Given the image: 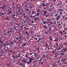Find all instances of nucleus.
Listing matches in <instances>:
<instances>
[{"instance_id": "nucleus-37", "label": "nucleus", "mask_w": 67, "mask_h": 67, "mask_svg": "<svg viewBox=\"0 0 67 67\" xmlns=\"http://www.w3.org/2000/svg\"><path fill=\"white\" fill-rule=\"evenodd\" d=\"M0 8H1V9H3V10H5V9H4V8H3V7H0Z\"/></svg>"}, {"instance_id": "nucleus-38", "label": "nucleus", "mask_w": 67, "mask_h": 67, "mask_svg": "<svg viewBox=\"0 0 67 67\" xmlns=\"http://www.w3.org/2000/svg\"><path fill=\"white\" fill-rule=\"evenodd\" d=\"M7 32H5L4 33V35H7Z\"/></svg>"}, {"instance_id": "nucleus-16", "label": "nucleus", "mask_w": 67, "mask_h": 67, "mask_svg": "<svg viewBox=\"0 0 67 67\" xmlns=\"http://www.w3.org/2000/svg\"><path fill=\"white\" fill-rule=\"evenodd\" d=\"M31 12L32 13V14H35L34 13V12H34V11H32Z\"/></svg>"}, {"instance_id": "nucleus-56", "label": "nucleus", "mask_w": 67, "mask_h": 67, "mask_svg": "<svg viewBox=\"0 0 67 67\" xmlns=\"http://www.w3.org/2000/svg\"><path fill=\"white\" fill-rule=\"evenodd\" d=\"M51 23V21H50L49 22L48 21L47 22V23Z\"/></svg>"}, {"instance_id": "nucleus-49", "label": "nucleus", "mask_w": 67, "mask_h": 67, "mask_svg": "<svg viewBox=\"0 0 67 67\" xmlns=\"http://www.w3.org/2000/svg\"><path fill=\"white\" fill-rule=\"evenodd\" d=\"M29 12H28V13H31V10H29Z\"/></svg>"}, {"instance_id": "nucleus-32", "label": "nucleus", "mask_w": 67, "mask_h": 67, "mask_svg": "<svg viewBox=\"0 0 67 67\" xmlns=\"http://www.w3.org/2000/svg\"><path fill=\"white\" fill-rule=\"evenodd\" d=\"M3 49L4 51H8L6 49H5V48H3Z\"/></svg>"}, {"instance_id": "nucleus-24", "label": "nucleus", "mask_w": 67, "mask_h": 67, "mask_svg": "<svg viewBox=\"0 0 67 67\" xmlns=\"http://www.w3.org/2000/svg\"><path fill=\"white\" fill-rule=\"evenodd\" d=\"M30 63H31V62H30L29 61L28 62H27V64L29 65V64H30Z\"/></svg>"}, {"instance_id": "nucleus-4", "label": "nucleus", "mask_w": 67, "mask_h": 67, "mask_svg": "<svg viewBox=\"0 0 67 67\" xmlns=\"http://www.w3.org/2000/svg\"><path fill=\"white\" fill-rule=\"evenodd\" d=\"M34 21H37V20H39V18L38 17H36V18H35V17H34Z\"/></svg>"}, {"instance_id": "nucleus-43", "label": "nucleus", "mask_w": 67, "mask_h": 67, "mask_svg": "<svg viewBox=\"0 0 67 67\" xmlns=\"http://www.w3.org/2000/svg\"><path fill=\"white\" fill-rule=\"evenodd\" d=\"M25 33L26 34H28V32L27 31H25Z\"/></svg>"}, {"instance_id": "nucleus-27", "label": "nucleus", "mask_w": 67, "mask_h": 67, "mask_svg": "<svg viewBox=\"0 0 67 67\" xmlns=\"http://www.w3.org/2000/svg\"><path fill=\"white\" fill-rule=\"evenodd\" d=\"M25 60L24 59H22L21 60V61H22V62H24V61H25Z\"/></svg>"}, {"instance_id": "nucleus-1", "label": "nucleus", "mask_w": 67, "mask_h": 67, "mask_svg": "<svg viewBox=\"0 0 67 67\" xmlns=\"http://www.w3.org/2000/svg\"><path fill=\"white\" fill-rule=\"evenodd\" d=\"M19 33L20 34H19V37H17L16 39V40H18V44H21L22 43V38L23 36L22 35V34H21V33L19 32Z\"/></svg>"}, {"instance_id": "nucleus-11", "label": "nucleus", "mask_w": 67, "mask_h": 67, "mask_svg": "<svg viewBox=\"0 0 67 67\" xmlns=\"http://www.w3.org/2000/svg\"><path fill=\"white\" fill-rule=\"evenodd\" d=\"M15 26H16V25L17 26H19V24L17 23H15Z\"/></svg>"}, {"instance_id": "nucleus-9", "label": "nucleus", "mask_w": 67, "mask_h": 67, "mask_svg": "<svg viewBox=\"0 0 67 67\" xmlns=\"http://www.w3.org/2000/svg\"><path fill=\"white\" fill-rule=\"evenodd\" d=\"M42 40V38H38V41H36V42H39V41H40V40Z\"/></svg>"}, {"instance_id": "nucleus-47", "label": "nucleus", "mask_w": 67, "mask_h": 67, "mask_svg": "<svg viewBox=\"0 0 67 67\" xmlns=\"http://www.w3.org/2000/svg\"><path fill=\"white\" fill-rule=\"evenodd\" d=\"M17 63H18L17 64V65H19V63H20V62H17Z\"/></svg>"}, {"instance_id": "nucleus-26", "label": "nucleus", "mask_w": 67, "mask_h": 67, "mask_svg": "<svg viewBox=\"0 0 67 67\" xmlns=\"http://www.w3.org/2000/svg\"><path fill=\"white\" fill-rule=\"evenodd\" d=\"M9 44H10V43H6V45H7V46H9Z\"/></svg>"}, {"instance_id": "nucleus-46", "label": "nucleus", "mask_w": 67, "mask_h": 67, "mask_svg": "<svg viewBox=\"0 0 67 67\" xmlns=\"http://www.w3.org/2000/svg\"><path fill=\"white\" fill-rule=\"evenodd\" d=\"M47 20L48 21H50V19H47Z\"/></svg>"}, {"instance_id": "nucleus-63", "label": "nucleus", "mask_w": 67, "mask_h": 67, "mask_svg": "<svg viewBox=\"0 0 67 67\" xmlns=\"http://www.w3.org/2000/svg\"><path fill=\"white\" fill-rule=\"evenodd\" d=\"M45 56H45V55H43V57H45Z\"/></svg>"}, {"instance_id": "nucleus-5", "label": "nucleus", "mask_w": 67, "mask_h": 67, "mask_svg": "<svg viewBox=\"0 0 67 67\" xmlns=\"http://www.w3.org/2000/svg\"><path fill=\"white\" fill-rule=\"evenodd\" d=\"M11 55H12V57L13 58V59H15V58H16V57L15 56L13 55L12 54H11Z\"/></svg>"}, {"instance_id": "nucleus-8", "label": "nucleus", "mask_w": 67, "mask_h": 67, "mask_svg": "<svg viewBox=\"0 0 67 67\" xmlns=\"http://www.w3.org/2000/svg\"><path fill=\"white\" fill-rule=\"evenodd\" d=\"M41 15H44V16H46V17H48V16H49V15H46L43 14H41Z\"/></svg>"}, {"instance_id": "nucleus-58", "label": "nucleus", "mask_w": 67, "mask_h": 67, "mask_svg": "<svg viewBox=\"0 0 67 67\" xmlns=\"http://www.w3.org/2000/svg\"><path fill=\"white\" fill-rule=\"evenodd\" d=\"M40 49V47H39V48H37V50H38V49Z\"/></svg>"}, {"instance_id": "nucleus-53", "label": "nucleus", "mask_w": 67, "mask_h": 67, "mask_svg": "<svg viewBox=\"0 0 67 67\" xmlns=\"http://www.w3.org/2000/svg\"><path fill=\"white\" fill-rule=\"evenodd\" d=\"M4 48H5V49H6V47H5V46H4Z\"/></svg>"}, {"instance_id": "nucleus-61", "label": "nucleus", "mask_w": 67, "mask_h": 67, "mask_svg": "<svg viewBox=\"0 0 67 67\" xmlns=\"http://www.w3.org/2000/svg\"><path fill=\"white\" fill-rule=\"evenodd\" d=\"M43 23V24H44L46 23H45V22H44L43 21H42Z\"/></svg>"}, {"instance_id": "nucleus-39", "label": "nucleus", "mask_w": 67, "mask_h": 67, "mask_svg": "<svg viewBox=\"0 0 67 67\" xmlns=\"http://www.w3.org/2000/svg\"><path fill=\"white\" fill-rule=\"evenodd\" d=\"M57 20H59V18L58 17H57L56 18Z\"/></svg>"}, {"instance_id": "nucleus-31", "label": "nucleus", "mask_w": 67, "mask_h": 67, "mask_svg": "<svg viewBox=\"0 0 67 67\" xmlns=\"http://www.w3.org/2000/svg\"><path fill=\"white\" fill-rule=\"evenodd\" d=\"M9 52H10V53H13V51L11 50V51H9Z\"/></svg>"}, {"instance_id": "nucleus-19", "label": "nucleus", "mask_w": 67, "mask_h": 67, "mask_svg": "<svg viewBox=\"0 0 67 67\" xmlns=\"http://www.w3.org/2000/svg\"><path fill=\"white\" fill-rule=\"evenodd\" d=\"M58 41V39L57 38H56L55 39V40H54V41H55V42H57Z\"/></svg>"}, {"instance_id": "nucleus-30", "label": "nucleus", "mask_w": 67, "mask_h": 67, "mask_svg": "<svg viewBox=\"0 0 67 67\" xmlns=\"http://www.w3.org/2000/svg\"><path fill=\"white\" fill-rule=\"evenodd\" d=\"M23 18H24V19H25L26 18H27V17H26V16H25V15H24Z\"/></svg>"}, {"instance_id": "nucleus-10", "label": "nucleus", "mask_w": 67, "mask_h": 67, "mask_svg": "<svg viewBox=\"0 0 67 67\" xmlns=\"http://www.w3.org/2000/svg\"><path fill=\"white\" fill-rule=\"evenodd\" d=\"M12 14V11H10L8 13V15H9L10 14Z\"/></svg>"}, {"instance_id": "nucleus-23", "label": "nucleus", "mask_w": 67, "mask_h": 67, "mask_svg": "<svg viewBox=\"0 0 67 67\" xmlns=\"http://www.w3.org/2000/svg\"><path fill=\"white\" fill-rule=\"evenodd\" d=\"M5 13H2L1 15H4V14H5Z\"/></svg>"}, {"instance_id": "nucleus-44", "label": "nucleus", "mask_w": 67, "mask_h": 67, "mask_svg": "<svg viewBox=\"0 0 67 67\" xmlns=\"http://www.w3.org/2000/svg\"><path fill=\"white\" fill-rule=\"evenodd\" d=\"M56 44V47H58V43H57V42Z\"/></svg>"}, {"instance_id": "nucleus-41", "label": "nucleus", "mask_w": 67, "mask_h": 67, "mask_svg": "<svg viewBox=\"0 0 67 67\" xmlns=\"http://www.w3.org/2000/svg\"><path fill=\"white\" fill-rule=\"evenodd\" d=\"M58 14H59V13H58V14H56L55 15V16H57V15H58Z\"/></svg>"}, {"instance_id": "nucleus-57", "label": "nucleus", "mask_w": 67, "mask_h": 67, "mask_svg": "<svg viewBox=\"0 0 67 67\" xmlns=\"http://www.w3.org/2000/svg\"><path fill=\"white\" fill-rule=\"evenodd\" d=\"M56 1V0H53V2H55Z\"/></svg>"}, {"instance_id": "nucleus-2", "label": "nucleus", "mask_w": 67, "mask_h": 67, "mask_svg": "<svg viewBox=\"0 0 67 67\" xmlns=\"http://www.w3.org/2000/svg\"><path fill=\"white\" fill-rule=\"evenodd\" d=\"M14 44V42L13 41H11L10 42V45H9V46H11L13 45Z\"/></svg>"}, {"instance_id": "nucleus-15", "label": "nucleus", "mask_w": 67, "mask_h": 67, "mask_svg": "<svg viewBox=\"0 0 67 67\" xmlns=\"http://www.w3.org/2000/svg\"><path fill=\"white\" fill-rule=\"evenodd\" d=\"M31 5V6H30L29 7L31 8H33V7H34V6H33V5L32 4L30 5Z\"/></svg>"}, {"instance_id": "nucleus-33", "label": "nucleus", "mask_w": 67, "mask_h": 67, "mask_svg": "<svg viewBox=\"0 0 67 67\" xmlns=\"http://www.w3.org/2000/svg\"><path fill=\"white\" fill-rule=\"evenodd\" d=\"M17 57H20V54H19L18 56H17Z\"/></svg>"}, {"instance_id": "nucleus-36", "label": "nucleus", "mask_w": 67, "mask_h": 67, "mask_svg": "<svg viewBox=\"0 0 67 67\" xmlns=\"http://www.w3.org/2000/svg\"><path fill=\"white\" fill-rule=\"evenodd\" d=\"M46 13H47V12L46 11H44V14H46Z\"/></svg>"}, {"instance_id": "nucleus-20", "label": "nucleus", "mask_w": 67, "mask_h": 67, "mask_svg": "<svg viewBox=\"0 0 67 67\" xmlns=\"http://www.w3.org/2000/svg\"><path fill=\"white\" fill-rule=\"evenodd\" d=\"M1 39V38H0V43H3V42L2 41V40H0Z\"/></svg>"}, {"instance_id": "nucleus-64", "label": "nucleus", "mask_w": 67, "mask_h": 67, "mask_svg": "<svg viewBox=\"0 0 67 67\" xmlns=\"http://www.w3.org/2000/svg\"><path fill=\"white\" fill-rule=\"evenodd\" d=\"M26 11H28V10H29V9H26Z\"/></svg>"}, {"instance_id": "nucleus-59", "label": "nucleus", "mask_w": 67, "mask_h": 67, "mask_svg": "<svg viewBox=\"0 0 67 67\" xmlns=\"http://www.w3.org/2000/svg\"><path fill=\"white\" fill-rule=\"evenodd\" d=\"M64 64H67V62H64Z\"/></svg>"}, {"instance_id": "nucleus-40", "label": "nucleus", "mask_w": 67, "mask_h": 67, "mask_svg": "<svg viewBox=\"0 0 67 67\" xmlns=\"http://www.w3.org/2000/svg\"><path fill=\"white\" fill-rule=\"evenodd\" d=\"M61 55H64V54L63 53H61Z\"/></svg>"}, {"instance_id": "nucleus-22", "label": "nucleus", "mask_w": 67, "mask_h": 67, "mask_svg": "<svg viewBox=\"0 0 67 67\" xmlns=\"http://www.w3.org/2000/svg\"><path fill=\"white\" fill-rule=\"evenodd\" d=\"M15 29H18V26H15Z\"/></svg>"}, {"instance_id": "nucleus-29", "label": "nucleus", "mask_w": 67, "mask_h": 67, "mask_svg": "<svg viewBox=\"0 0 67 67\" xmlns=\"http://www.w3.org/2000/svg\"><path fill=\"white\" fill-rule=\"evenodd\" d=\"M61 49V48H60V47L59 48H58V49L57 50L58 51L59 50H60Z\"/></svg>"}, {"instance_id": "nucleus-34", "label": "nucleus", "mask_w": 67, "mask_h": 67, "mask_svg": "<svg viewBox=\"0 0 67 67\" xmlns=\"http://www.w3.org/2000/svg\"><path fill=\"white\" fill-rule=\"evenodd\" d=\"M24 28L26 30H28V28H26V27L25 26L24 27Z\"/></svg>"}, {"instance_id": "nucleus-60", "label": "nucleus", "mask_w": 67, "mask_h": 67, "mask_svg": "<svg viewBox=\"0 0 67 67\" xmlns=\"http://www.w3.org/2000/svg\"><path fill=\"white\" fill-rule=\"evenodd\" d=\"M52 53H53V54H54V51H52Z\"/></svg>"}, {"instance_id": "nucleus-51", "label": "nucleus", "mask_w": 67, "mask_h": 67, "mask_svg": "<svg viewBox=\"0 0 67 67\" xmlns=\"http://www.w3.org/2000/svg\"><path fill=\"white\" fill-rule=\"evenodd\" d=\"M57 17H58L59 18H60V15H59Z\"/></svg>"}, {"instance_id": "nucleus-7", "label": "nucleus", "mask_w": 67, "mask_h": 67, "mask_svg": "<svg viewBox=\"0 0 67 67\" xmlns=\"http://www.w3.org/2000/svg\"><path fill=\"white\" fill-rule=\"evenodd\" d=\"M32 58L31 57H30V58H29V62H32Z\"/></svg>"}, {"instance_id": "nucleus-6", "label": "nucleus", "mask_w": 67, "mask_h": 67, "mask_svg": "<svg viewBox=\"0 0 67 67\" xmlns=\"http://www.w3.org/2000/svg\"><path fill=\"white\" fill-rule=\"evenodd\" d=\"M36 15V16H39L40 15V13L37 12L36 14H35Z\"/></svg>"}, {"instance_id": "nucleus-21", "label": "nucleus", "mask_w": 67, "mask_h": 67, "mask_svg": "<svg viewBox=\"0 0 67 67\" xmlns=\"http://www.w3.org/2000/svg\"><path fill=\"white\" fill-rule=\"evenodd\" d=\"M42 5H43V7H44V6H46V5H47L45 4H44V3H43Z\"/></svg>"}, {"instance_id": "nucleus-54", "label": "nucleus", "mask_w": 67, "mask_h": 67, "mask_svg": "<svg viewBox=\"0 0 67 67\" xmlns=\"http://www.w3.org/2000/svg\"><path fill=\"white\" fill-rule=\"evenodd\" d=\"M47 45H48V44H46L45 45V46L47 47Z\"/></svg>"}, {"instance_id": "nucleus-35", "label": "nucleus", "mask_w": 67, "mask_h": 67, "mask_svg": "<svg viewBox=\"0 0 67 67\" xmlns=\"http://www.w3.org/2000/svg\"><path fill=\"white\" fill-rule=\"evenodd\" d=\"M34 40H36V41H37V38H34Z\"/></svg>"}, {"instance_id": "nucleus-3", "label": "nucleus", "mask_w": 67, "mask_h": 67, "mask_svg": "<svg viewBox=\"0 0 67 67\" xmlns=\"http://www.w3.org/2000/svg\"><path fill=\"white\" fill-rule=\"evenodd\" d=\"M66 60V59L65 58L62 59L61 60V62H64Z\"/></svg>"}, {"instance_id": "nucleus-52", "label": "nucleus", "mask_w": 67, "mask_h": 67, "mask_svg": "<svg viewBox=\"0 0 67 67\" xmlns=\"http://www.w3.org/2000/svg\"><path fill=\"white\" fill-rule=\"evenodd\" d=\"M16 20H17V18H15L14 20V21H15Z\"/></svg>"}, {"instance_id": "nucleus-55", "label": "nucleus", "mask_w": 67, "mask_h": 67, "mask_svg": "<svg viewBox=\"0 0 67 67\" xmlns=\"http://www.w3.org/2000/svg\"><path fill=\"white\" fill-rule=\"evenodd\" d=\"M38 52H39V53H40L41 52L40 51V50H38Z\"/></svg>"}, {"instance_id": "nucleus-45", "label": "nucleus", "mask_w": 67, "mask_h": 67, "mask_svg": "<svg viewBox=\"0 0 67 67\" xmlns=\"http://www.w3.org/2000/svg\"><path fill=\"white\" fill-rule=\"evenodd\" d=\"M31 22V23L32 24H33V23H34V21H32Z\"/></svg>"}, {"instance_id": "nucleus-25", "label": "nucleus", "mask_w": 67, "mask_h": 67, "mask_svg": "<svg viewBox=\"0 0 67 67\" xmlns=\"http://www.w3.org/2000/svg\"><path fill=\"white\" fill-rule=\"evenodd\" d=\"M14 20L13 21H12V23H11V24H14Z\"/></svg>"}, {"instance_id": "nucleus-14", "label": "nucleus", "mask_w": 67, "mask_h": 67, "mask_svg": "<svg viewBox=\"0 0 67 67\" xmlns=\"http://www.w3.org/2000/svg\"><path fill=\"white\" fill-rule=\"evenodd\" d=\"M16 37L15 38V39L14 40V42H15V43H16V41H17L18 40V39H16Z\"/></svg>"}, {"instance_id": "nucleus-18", "label": "nucleus", "mask_w": 67, "mask_h": 67, "mask_svg": "<svg viewBox=\"0 0 67 67\" xmlns=\"http://www.w3.org/2000/svg\"><path fill=\"white\" fill-rule=\"evenodd\" d=\"M3 8L4 9H5L6 8V7L5 5L3 6Z\"/></svg>"}, {"instance_id": "nucleus-12", "label": "nucleus", "mask_w": 67, "mask_h": 67, "mask_svg": "<svg viewBox=\"0 0 67 67\" xmlns=\"http://www.w3.org/2000/svg\"><path fill=\"white\" fill-rule=\"evenodd\" d=\"M26 45V43H24V44H22V45H21V46H24Z\"/></svg>"}, {"instance_id": "nucleus-17", "label": "nucleus", "mask_w": 67, "mask_h": 67, "mask_svg": "<svg viewBox=\"0 0 67 67\" xmlns=\"http://www.w3.org/2000/svg\"><path fill=\"white\" fill-rule=\"evenodd\" d=\"M48 26L49 28V30H50L51 29V27H50V26H51V24H48Z\"/></svg>"}, {"instance_id": "nucleus-62", "label": "nucleus", "mask_w": 67, "mask_h": 67, "mask_svg": "<svg viewBox=\"0 0 67 67\" xmlns=\"http://www.w3.org/2000/svg\"><path fill=\"white\" fill-rule=\"evenodd\" d=\"M62 11L60 12V14H62Z\"/></svg>"}, {"instance_id": "nucleus-50", "label": "nucleus", "mask_w": 67, "mask_h": 67, "mask_svg": "<svg viewBox=\"0 0 67 67\" xmlns=\"http://www.w3.org/2000/svg\"><path fill=\"white\" fill-rule=\"evenodd\" d=\"M43 63H44V62H42L41 63V65H42V64H43Z\"/></svg>"}, {"instance_id": "nucleus-48", "label": "nucleus", "mask_w": 67, "mask_h": 67, "mask_svg": "<svg viewBox=\"0 0 67 67\" xmlns=\"http://www.w3.org/2000/svg\"><path fill=\"white\" fill-rule=\"evenodd\" d=\"M64 36L65 38H67V35H64Z\"/></svg>"}, {"instance_id": "nucleus-42", "label": "nucleus", "mask_w": 67, "mask_h": 67, "mask_svg": "<svg viewBox=\"0 0 67 67\" xmlns=\"http://www.w3.org/2000/svg\"><path fill=\"white\" fill-rule=\"evenodd\" d=\"M31 58H32V60H34V58H33L32 57H31Z\"/></svg>"}, {"instance_id": "nucleus-13", "label": "nucleus", "mask_w": 67, "mask_h": 67, "mask_svg": "<svg viewBox=\"0 0 67 67\" xmlns=\"http://www.w3.org/2000/svg\"><path fill=\"white\" fill-rule=\"evenodd\" d=\"M32 27H34L35 28V30H36V26H35V25H34Z\"/></svg>"}, {"instance_id": "nucleus-28", "label": "nucleus", "mask_w": 67, "mask_h": 67, "mask_svg": "<svg viewBox=\"0 0 67 67\" xmlns=\"http://www.w3.org/2000/svg\"><path fill=\"white\" fill-rule=\"evenodd\" d=\"M64 51H67V48H64Z\"/></svg>"}]
</instances>
